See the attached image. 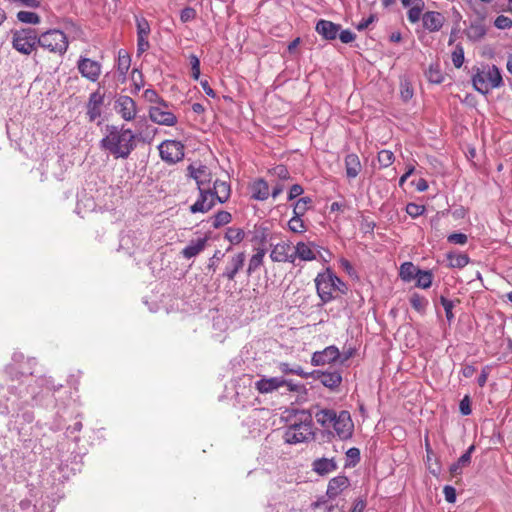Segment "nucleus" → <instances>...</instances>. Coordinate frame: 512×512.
Masks as SVG:
<instances>
[{"label": "nucleus", "mask_w": 512, "mask_h": 512, "mask_svg": "<svg viewBox=\"0 0 512 512\" xmlns=\"http://www.w3.org/2000/svg\"><path fill=\"white\" fill-rule=\"evenodd\" d=\"M318 424L323 428L333 427L341 440L350 439L354 431V423L348 411H340L338 414L332 409H321L315 413Z\"/></svg>", "instance_id": "f257e3e1"}, {"label": "nucleus", "mask_w": 512, "mask_h": 512, "mask_svg": "<svg viewBox=\"0 0 512 512\" xmlns=\"http://www.w3.org/2000/svg\"><path fill=\"white\" fill-rule=\"evenodd\" d=\"M101 146L108 150L116 159H126L136 146L135 135L130 129L117 130L113 128L101 140Z\"/></svg>", "instance_id": "f03ea898"}, {"label": "nucleus", "mask_w": 512, "mask_h": 512, "mask_svg": "<svg viewBox=\"0 0 512 512\" xmlns=\"http://www.w3.org/2000/svg\"><path fill=\"white\" fill-rule=\"evenodd\" d=\"M313 436L311 414L305 411H297L294 415V421L286 428L283 437L288 444H299L312 439Z\"/></svg>", "instance_id": "7ed1b4c3"}, {"label": "nucleus", "mask_w": 512, "mask_h": 512, "mask_svg": "<svg viewBox=\"0 0 512 512\" xmlns=\"http://www.w3.org/2000/svg\"><path fill=\"white\" fill-rule=\"evenodd\" d=\"M316 290L323 304L331 302L336 298L335 293L345 294L347 287L330 269L319 273L315 278Z\"/></svg>", "instance_id": "20e7f679"}, {"label": "nucleus", "mask_w": 512, "mask_h": 512, "mask_svg": "<svg viewBox=\"0 0 512 512\" xmlns=\"http://www.w3.org/2000/svg\"><path fill=\"white\" fill-rule=\"evenodd\" d=\"M38 46L55 56L63 57L68 51L69 39L60 29H48L38 34Z\"/></svg>", "instance_id": "39448f33"}, {"label": "nucleus", "mask_w": 512, "mask_h": 512, "mask_svg": "<svg viewBox=\"0 0 512 512\" xmlns=\"http://www.w3.org/2000/svg\"><path fill=\"white\" fill-rule=\"evenodd\" d=\"M472 83L478 92L487 94L490 90L500 87L503 84V80L500 70L495 65H487L475 69Z\"/></svg>", "instance_id": "423d86ee"}, {"label": "nucleus", "mask_w": 512, "mask_h": 512, "mask_svg": "<svg viewBox=\"0 0 512 512\" xmlns=\"http://www.w3.org/2000/svg\"><path fill=\"white\" fill-rule=\"evenodd\" d=\"M12 47L23 55H30L38 46V33L32 28L12 31Z\"/></svg>", "instance_id": "0eeeda50"}, {"label": "nucleus", "mask_w": 512, "mask_h": 512, "mask_svg": "<svg viewBox=\"0 0 512 512\" xmlns=\"http://www.w3.org/2000/svg\"><path fill=\"white\" fill-rule=\"evenodd\" d=\"M148 114L150 120L158 125L174 126L178 122L177 116L166 101L150 106Z\"/></svg>", "instance_id": "6e6552de"}, {"label": "nucleus", "mask_w": 512, "mask_h": 512, "mask_svg": "<svg viewBox=\"0 0 512 512\" xmlns=\"http://www.w3.org/2000/svg\"><path fill=\"white\" fill-rule=\"evenodd\" d=\"M160 157L168 164H175L184 158V145L180 141L165 140L159 147Z\"/></svg>", "instance_id": "1a4fd4ad"}, {"label": "nucleus", "mask_w": 512, "mask_h": 512, "mask_svg": "<svg viewBox=\"0 0 512 512\" xmlns=\"http://www.w3.org/2000/svg\"><path fill=\"white\" fill-rule=\"evenodd\" d=\"M77 68L81 76L91 82H96L102 71V66L98 61L82 56L77 62Z\"/></svg>", "instance_id": "9d476101"}, {"label": "nucleus", "mask_w": 512, "mask_h": 512, "mask_svg": "<svg viewBox=\"0 0 512 512\" xmlns=\"http://www.w3.org/2000/svg\"><path fill=\"white\" fill-rule=\"evenodd\" d=\"M114 108L125 121H132L137 115L136 102L127 95H120L115 101Z\"/></svg>", "instance_id": "9b49d317"}, {"label": "nucleus", "mask_w": 512, "mask_h": 512, "mask_svg": "<svg viewBox=\"0 0 512 512\" xmlns=\"http://www.w3.org/2000/svg\"><path fill=\"white\" fill-rule=\"evenodd\" d=\"M320 254L318 246L314 242H298L294 246L293 263L296 259L301 261H313Z\"/></svg>", "instance_id": "f8f14e48"}, {"label": "nucleus", "mask_w": 512, "mask_h": 512, "mask_svg": "<svg viewBox=\"0 0 512 512\" xmlns=\"http://www.w3.org/2000/svg\"><path fill=\"white\" fill-rule=\"evenodd\" d=\"M187 175L196 181L198 190L207 189V187H209L211 172L206 166L199 165L195 167L191 164L187 167Z\"/></svg>", "instance_id": "ddd939ff"}, {"label": "nucleus", "mask_w": 512, "mask_h": 512, "mask_svg": "<svg viewBox=\"0 0 512 512\" xmlns=\"http://www.w3.org/2000/svg\"><path fill=\"white\" fill-rule=\"evenodd\" d=\"M199 193L200 196L198 200L190 207L192 213H206L215 205L216 199L210 187L199 190Z\"/></svg>", "instance_id": "4468645a"}, {"label": "nucleus", "mask_w": 512, "mask_h": 512, "mask_svg": "<svg viewBox=\"0 0 512 512\" xmlns=\"http://www.w3.org/2000/svg\"><path fill=\"white\" fill-rule=\"evenodd\" d=\"M103 104V93H101L99 90H96L95 92L90 94L88 103L86 105V114L90 122H94L97 118L101 116Z\"/></svg>", "instance_id": "2eb2a0df"}, {"label": "nucleus", "mask_w": 512, "mask_h": 512, "mask_svg": "<svg viewBox=\"0 0 512 512\" xmlns=\"http://www.w3.org/2000/svg\"><path fill=\"white\" fill-rule=\"evenodd\" d=\"M340 357V352L336 346H328L322 351L314 352L311 358L313 366H322L335 362Z\"/></svg>", "instance_id": "dca6fc26"}, {"label": "nucleus", "mask_w": 512, "mask_h": 512, "mask_svg": "<svg viewBox=\"0 0 512 512\" xmlns=\"http://www.w3.org/2000/svg\"><path fill=\"white\" fill-rule=\"evenodd\" d=\"M445 22V16L438 11H427L422 16L423 27L429 32L440 31L444 26Z\"/></svg>", "instance_id": "f3484780"}, {"label": "nucleus", "mask_w": 512, "mask_h": 512, "mask_svg": "<svg viewBox=\"0 0 512 512\" xmlns=\"http://www.w3.org/2000/svg\"><path fill=\"white\" fill-rule=\"evenodd\" d=\"M270 258L273 262L293 263V252H291V245L287 242L277 243L271 250Z\"/></svg>", "instance_id": "a211bd4d"}, {"label": "nucleus", "mask_w": 512, "mask_h": 512, "mask_svg": "<svg viewBox=\"0 0 512 512\" xmlns=\"http://www.w3.org/2000/svg\"><path fill=\"white\" fill-rule=\"evenodd\" d=\"M245 253L240 252L232 256L223 272V277L229 281L234 280L236 274L242 269L245 262Z\"/></svg>", "instance_id": "6ab92c4d"}, {"label": "nucleus", "mask_w": 512, "mask_h": 512, "mask_svg": "<svg viewBox=\"0 0 512 512\" xmlns=\"http://www.w3.org/2000/svg\"><path fill=\"white\" fill-rule=\"evenodd\" d=\"M287 381L280 377L262 378L255 383V387L259 393H271L278 388L285 386Z\"/></svg>", "instance_id": "aec40b11"}, {"label": "nucleus", "mask_w": 512, "mask_h": 512, "mask_svg": "<svg viewBox=\"0 0 512 512\" xmlns=\"http://www.w3.org/2000/svg\"><path fill=\"white\" fill-rule=\"evenodd\" d=\"M339 25L328 20H319L316 24V31L327 40H334L339 32Z\"/></svg>", "instance_id": "412c9836"}, {"label": "nucleus", "mask_w": 512, "mask_h": 512, "mask_svg": "<svg viewBox=\"0 0 512 512\" xmlns=\"http://www.w3.org/2000/svg\"><path fill=\"white\" fill-rule=\"evenodd\" d=\"M250 190L252 193V198L259 201L268 199L269 195L271 194L268 182L262 178L255 180L251 184Z\"/></svg>", "instance_id": "4be33fe9"}, {"label": "nucleus", "mask_w": 512, "mask_h": 512, "mask_svg": "<svg viewBox=\"0 0 512 512\" xmlns=\"http://www.w3.org/2000/svg\"><path fill=\"white\" fill-rule=\"evenodd\" d=\"M349 485V480L346 476H337L332 478L327 487L326 494L329 498L337 497Z\"/></svg>", "instance_id": "5701e85b"}, {"label": "nucleus", "mask_w": 512, "mask_h": 512, "mask_svg": "<svg viewBox=\"0 0 512 512\" xmlns=\"http://www.w3.org/2000/svg\"><path fill=\"white\" fill-rule=\"evenodd\" d=\"M208 238H198L195 241H191L182 251L181 254L186 259H191L200 254L207 245Z\"/></svg>", "instance_id": "b1692460"}, {"label": "nucleus", "mask_w": 512, "mask_h": 512, "mask_svg": "<svg viewBox=\"0 0 512 512\" xmlns=\"http://www.w3.org/2000/svg\"><path fill=\"white\" fill-rule=\"evenodd\" d=\"M475 450V446L471 445L467 451L457 460L456 463H453L450 466V474L452 477H456L461 475L462 469L464 467H467L471 463V455L473 451Z\"/></svg>", "instance_id": "393cba45"}, {"label": "nucleus", "mask_w": 512, "mask_h": 512, "mask_svg": "<svg viewBox=\"0 0 512 512\" xmlns=\"http://www.w3.org/2000/svg\"><path fill=\"white\" fill-rule=\"evenodd\" d=\"M346 176L350 179L356 178L361 171V162L359 157L354 154H348L345 157Z\"/></svg>", "instance_id": "a878e982"}, {"label": "nucleus", "mask_w": 512, "mask_h": 512, "mask_svg": "<svg viewBox=\"0 0 512 512\" xmlns=\"http://www.w3.org/2000/svg\"><path fill=\"white\" fill-rule=\"evenodd\" d=\"M337 469V464L333 458H320L313 462V470L319 475H326Z\"/></svg>", "instance_id": "bb28decb"}, {"label": "nucleus", "mask_w": 512, "mask_h": 512, "mask_svg": "<svg viewBox=\"0 0 512 512\" xmlns=\"http://www.w3.org/2000/svg\"><path fill=\"white\" fill-rule=\"evenodd\" d=\"M214 198L220 202H226L231 193L230 185L225 181L216 180L214 182L213 190Z\"/></svg>", "instance_id": "cd10ccee"}, {"label": "nucleus", "mask_w": 512, "mask_h": 512, "mask_svg": "<svg viewBox=\"0 0 512 512\" xmlns=\"http://www.w3.org/2000/svg\"><path fill=\"white\" fill-rule=\"evenodd\" d=\"M318 379L327 388H337L342 381L341 374L339 372H322L319 374Z\"/></svg>", "instance_id": "c85d7f7f"}, {"label": "nucleus", "mask_w": 512, "mask_h": 512, "mask_svg": "<svg viewBox=\"0 0 512 512\" xmlns=\"http://www.w3.org/2000/svg\"><path fill=\"white\" fill-rule=\"evenodd\" d=\"M265 255L266 250L263 247H258L255 249V253L249 259L247 268L248 275H251L263 265Z\"/></svg>", "instance_id": "c756f323"}, {"label": "nucleus", "mask_w": 512, "mask_h": 512, "mask_svg": "<svg viewBox=\"0 0 512 512\" xmlns=\"http://www.w3.org/2000/svg\"><path fill=\"white\" fill-rule=\"evenodd\" d=\"M424 7L425 3L423 0H416L415 4L410 5L407 12L408 21L414 24L417 23L420 19L422 20Z\"/></svg>", "instance_id": "7c9ffc66"}, {"label": "nucleus", "mask_w": 512, "mask_h": 512, "mask_svg": "<svg viewBox=\"0 0 512 512\" xmlns=\"http://www.w3.org/2000/svg\"><path fill=\"white\" fill-rule=\"evenodd\" d=\"M446 257H447V261H448V266L450 268H463L470 261V258L465 253L450 252L447 254Z\"/></svg>", "instance_id": "2f4dec72"}, {"label": "nucleus", "mask_w": 512, "mask_h": 512, "mask_svg": "<svg viewBox=\"0 0 512 512\" xmlns=\"http://www.w3.org/2000/svg\"><path fill=\"white\" fill-rule=\"evenodd\" d=\"M245 237L243 229L238 227H229L225 232V239L230 242L231 245L240 244Z\"/></svg>", "instance_id": "473e14b6"}, {"label": "nucleus", "mask_w": 512, "mask_h": 512, "mask_svg": "<svg viewBox=\"0 0 512 512\" xmlns=\"http://www.w3.org/2000/svg\"><path fill=\"white\" fill-rule=\"evenodd\" d=\"M418 270L412 262H405L400 267V278L403 281L409 282L416 277Z\"/></svg>", "instance_id": "72a5a7b5"}, {"label": "nucleus", "mask_w": 512, "mask_h": 512, "mask_svg": "<svg viewBox=\"0 0 512 512\" xmlns=\"http://www.w3.org/2000/svg\"><path fill=\"white\" fill-rule=\"evenodd\" d=\"M312 199L308 196L302 197L296 201L293 207V215L303 217L305 213L311 208Z\"/></svg>", "instance_id": "f704fd0d"}, {"label": "nucleus", "mask_w": 512, "mask_h": 512, "mask_svg": "<svg viewBox=\"0 0 512 512\" xmlns=\"http://www.w3.org/2000/svg\"><path fill=\"white\" fill-rule=\"evenodd\" d=\"M131 58L127 52L120 50L118 53L117 70L120 75L125 76L130 68Z\"/></svg>", "instance_id": "c9c22d12"}, {"label": "nucleus", "mask_w": 512, "mask_h": 512, "mask_svg": "<svg viewBox=\"0 0 512 512\" xmlns=\"http://www.w3.org/2000/svg\"><path fill=\"white\" fill-rule=\"evenodd\" d=\"M415 278L417 287L427 289L432 285L433 274L431 271H423L419 269Z\"/></svg>", "instance_id": "e433bc0d"}, {"label": "nucleus", "mask_w": 512, "mask_h": 512, "mask_svg": "<svg viewBox=\"0 0 512 512\" xmlns=\"http://www.w3.org/2000/svg\"><path fill=\"white\" fill-rule=\"evenodd\" d=\"M425 449H426V453H427V456H426L427 467L431 474H433L434 476H438L441 472V466H440L438 459H435L434 465L429 463V461L434 457L435 454H434L427 439H426V443H425Z\"/></svg>", "instance_id": "4c0bfd02"}, {"label": "nucleus", "mask_w": 512, "mask_h": 512, "mask_svg": "<svg viewBox=\"0 0 512 512\" xmlns=\"http://www.w3.org/2000/svg\"><path fill=\"white\" fill-rule=\"evenodd\" d=\"M17 19L22 23L32 24V25H37L41 21V18L37 13L31 12V11H24V10L19 11L17 13Z\"/></svg>", "instance_id": "58836bf2"}, {"label": "nucleus", "mask_w": 512, "mask_h": 512, "mask_svg": "<svg viewBox=\"0 0 512 512\" xmlns=\"http://www.w3.org/2000/svg\"><path fill=\"white\" fill-rule=\"evenodd\" d=\"M464 48L458 43L451 53V60L455 68H461L464 63Z\"/></svg>", "instance_id": "ea45409f"}, {"label": "nucleus", "mask_w": 512, "mask_h": 512, "mask_svg": "<svg viewBox=\"0 0 512 512\" xmlns=\"http://www.w3.org/2000/svg\"><path fill=\"white\" fill-rule=\"evenodd\" d=\"M268 230L263 227L255 228L251 241L260 247L264 246L268 240Z\"/></svg>", "instance_id": "a19ab883"}, {"label": "nucleus", "mask_w": 512, "mask_h": 512, "mask_svg": "<svg viewBox=\"0 0 512 512\" xmlns=\"http://www.w3.org/2000/svg\"><path fill=\"white\" fill-rule=\"evenodd\" d=\"M232 220V215L228 211H219L215 214L212 226L214 228H219L230 223Z\"/></svg>", "instance_id": "79ce46f5"}, {"label": "nucleus", "mask_w": 512, "mask_h": 512, "mask_svg": "<svg viewBox=\"0 0 512 512\" xmlns=\"http://www.w3.org/2000/svg\"><path fill=\"white\" fill-rule=\"evenodd\" d=\"M269 174L276 177L279 181H287L290 180V172L284 165H277L271 170H269Z\"/></svg>", "instance_id": "37998d69"}, {"label": "nucleus", "mask_w": 512, "mask_h": 512, "mask_svg": "<svg viewBox=\"0 0 512 512\" xmlns=\"http://www.w3.org/2000/svg\"><path fill=\"white\" fill-rule=\"evenodd\" d=\"M378 162L382 168H387L394 162V154L390 150H381L377 156Z\"/></svg>", "instance_id": "c03bdc74"}, {"label": "nucleus", "mask_w": 512, "mask_h": 512, "mask_svg": "<svg viewBox=\"0 0 512 512\" xmlns=\"http://www.w3.org/2000/svg\"><path fill=\"white\" fill-rule=\"evenodd\" d=\"M289 229L294 233H304L306 226L301 216L293 215L288 222Z\"/></svg>", "instance_id": "a18cd8bd"}, {"label": "nucleus", "mask_w": 512, "mask_h": 512, "mask_svg": "<svg viewBox=\"0 0 512 512\" xmlns=\"http://www.w3.org/2000/svg\"><path fill=\"white\" fill-rule=\"evenodd\" d=\"M410 304L413 309H415L419 313H423L426 309L428 301L425 297L420 296L418 294H413L410 298Z\"/></svg>", "instance_id": "49530a36"}, {"label": "nucleus", "mask_w": 512, "mask_h": 512, "mask_svg": "<svg viewBox=\"0 0 512 512\" xmlns=\"http://www.w3.org/2000/svg\"><path fill=\"white\" fill-rule=\"evenodd\" d=\"M279 369L285 374H295L303 378H306L309 375L308 373L304 372L300 366H297L296 368H290L288 363H280Z\"/></svg>", "instance_id": "de8ad7c7"}, {"label": "nucleus", "mask_w": 512, "mask_h": 512, "mask_svg": "<svg viewBox=\"0 0 512 512\" xmlns=\"http://www.w3.org/2000/svg\"><path fill=\"white\" fill-rule=\"evenodd\" d=\"M427 78L431 83L440 84L443 81V75L437 67L431 66L427 73Z\"/></svg>", "instance_id": "09e8293b"}, {"label": "nucleus", "mask_w": 512, "mask_h": 512, "mask_svg": "<svg viewBox=\"0 0 512 512\" xmlns=\"http://www.w3.org/2000/svg\"><path fill=\"white\" fill-rule=\"evenodd\" d=\"M136 24L138 36H149L150 25L145 18H136Z\"/></svg>", "instance_id": "8fccbe9b"}, {"label": "nucleus", "mask_w": 512, "mask_h": 512, "mask_svg": "<svg viewBox=\"0 0 512 512\" xmlns=\"http://www.w3.org/2000/svg\"><path fill=\"white\" fill-rule=\"evenodd\" d=\"M425 211V206L416 203H408L406 206V212L412 218H416L422 215Z\"/></svg>", "instance_id": "3c124183"}, {"label": "nucleus", "mask_w": 512, "mask_h": 512, "mask_svg": "<svg viewBox=\"0 0 512 512\" xmlns=\"http://www.w3.org/2000/svg\"><path fill=\"white\" fill-rule=\"evenodd\" d=\"M440 303L443 306L446 314V318L448 321H451L454 318L452 309L454 308V302L452 300L447 299L444 296L440 297Z\"/></svg>", "instance_id": "603ef678"}, {"label": "nucleus", "mask_w": 512, "mask_h": 512, "mask_svg": "<svg viewBox=\"0 0 512 512\" xmlns=\"http://www.w3.org/2000/svg\"><path fill=\"white\" fill-rule=\"evenodd\" d=\"M189 59L191 64V76L194 80H198L200 77V60L196 55H191Z\"/></svg>", "instance_id": "864d4df0"}, {"label": "nucleus", "mask_w": 512, "mask_h": 512, "mask_svg": "<svg viewBox=\"0 0 512 512\" xmlns=\"http://www.w3.org/2000/svg\"><path fill=\"white\" fill-rule=\"evenodd\" d=\"M468 237L464 233H452L447 237V241L452 244L465 245Z\"/></svg>", "instance_id": "5fc2aeb1"}, {"label": "nucleus", "mask_w": 512, "mask_h": 512, "mask_svg": "<svg viewBox=\"0 0 512 512\" xmlns=\"http://www.w3.org/2000/svg\"><path fill=\"white\" fill-rule=\"evenodd\" d=\"M143 96H144L145 100H147L148 102L152 103L153 105H157V104H159V102L165 101L153 89L145 90Z\"/></svg>", "instance_id": "6e6d98bb"}, {"label": "nucleus", "mask_w": 512, "mask_h": 512, "mask_svg": "<svg viewBox=\"0 0 512 512\" xmlns=\"http://www.w3.org/2000/svg\"><path fill=\"white\" fill-rule=\"evenodd\" d=\"M196 10L192 7H186L184 8L180 13V20L183 23H187L189 21H192L196 18Z\"/></svg>", "instance_id": "4d7b16f0"}, {"label": "nucleus", "mask_w": 512, "mask_h": 512, "mask_svg": "<svg viewBox=\"0 0 512 512\" xmlns=\"http://www.w3.org/2000/svg\"><path fill=\"white\" fill-rule=\"evenodd\" d=\"M494 25L498 28V29H508V28H511L512 27V19H510L509 17L507 16H504V15H499L495 21H494Z\"/></svg>", "instance_id": "13d9d810"}, {"label": "nucleus", "mask_w": 512, "mask_h": 512, "mask_svg": "<svg viewBox=\"0 0 512 512\" xmlns=\"http://www.w3.org/2000/svg\"><path fill=\"white\" fill-rule=\"evenodd\" d=\"M443 493H444L445 500L448 503H454L456 501V490L454 487L446 485L443 488Z\"/></svg>", "instance_id": "bf43d9fd"}, {"label": "nucleus", "mask_w": 512, "mask_h": 512, "mask_svg": "<svg viewBox=\"0 0 512 512\" xmlns=\"http://www.w3.org/2000/svg\"><path fill=\"white\" fill-rule=\"evenodd\" d=\"M303 192H304V189L301 185H299V184L292 185L288 192V200L291 201V200L299 197L300 195L303 194Z\"/></svg>", "instance_id": "052dcab7"}, {"label": "nucleus", "mask_w": 512, "mask_h": 512, "mask_svg": "<svg viewBox=\"0 0 512 512\" xmlns=\"http://www.w3.org/2000/svg\"><path fill=\"white\" fill-rule=\"evenodd\" d=\"M459 408H460V412L463 415H470L471 414L472 410H471V406H470V398H469V396H465L461 400Z\"/></svg>", "instance_id": "680f3d73"}, {"label": "nucleus", "mask_w": 512, "mask_h": 512, "mask_svg": "<svg viewBox=\"0 0 512 512\" xmlns=\"http://www.w3.org/2000/svg\"><path fill=\"white\" fill-rule=\"evenodd\" d=\"M339 38L342 43L347 44V43L353 42L355 40L356 36L350 30H343L340 32Z\"/></svg>", "instance_id": "e2e57ef3"}, {"label": "nucleus", "mask_w": 512, "mask_h": 512, "mask_svg": "<svg viewBox=\"0 0 512 512\" xmlns=\"http://www.w3.org/2000/svg\"><path fill=\"white\" fill-rule=\"evenodd\" d=\"M138 52H145L149 48L148 36H138Z\"/></svg>", "instance_id": "0e129e2a"}, {"label": "nucleus", "mask_w": 512, "mask_h": 512, "mask_svg": "<svg viewBox=\"0 0 512 512\" xmlns=\"http://www.w3.org/2000/svg\"><path fill=\"white\" fill-rule=\"evenodd\" d=\"M284 181H279L276 182L272 188V191H271V196L275 199L276 197H278L283 191H284V188H285V185L283 183Z\"/></svg>", "instance_id": "69168bd1"}, {"label": "nucleus", "mask_w": 512, "mask_h": 512, "mask_svg": "<svg viewBox=\"0 0 512 512\" xmlns=\"http://www.w3.org/2000/svg\"><path fill=\"white\" fill-rule=\"evenodd\" d=\"M12 1L19 5L26 6L29 8H38L40 6L39 0H12Z\"/></svg>", "instance_id": "338daca9"}, {"label": "nucleus", "mask_w": 512, "mask_h": 512, "mask_svg": "<svg viewBox=\"0 0 512 512\" xmlns=\"http://www.w3.org/2000/svg\"><path fill=\"white\" fill-rule=\"evenodd\" d=\"M346 455H347L349 458H351V459L355 460L356 462H358V461H359V459H360V451H359V449H358V448H355V447L350 448V449L347 451Z\"/></svg>", "instance_id": "774afa93"}]
</instances>
